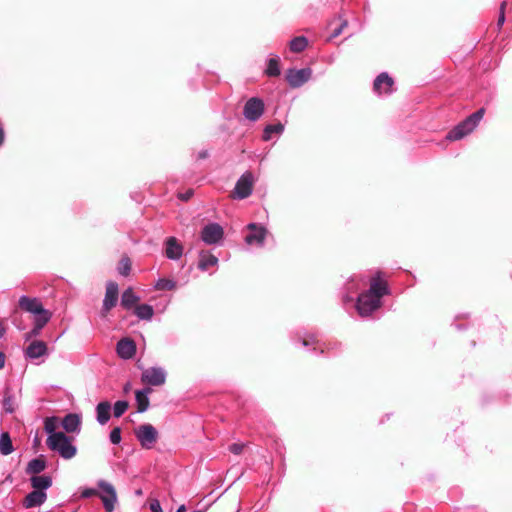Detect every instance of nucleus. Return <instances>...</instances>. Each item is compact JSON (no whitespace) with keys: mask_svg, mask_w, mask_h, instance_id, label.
<instances>
[{"mask_svg":"<svg viewBox=\"0 0 512 512\" xmlns=\"http://www.w3.org/2000/svg\"><path fill=\"white\" fill-rule=\"evenodd\" d=\"M217 263H218V259L214 255H212V254H210L208 252H201L200 253V259H199L198 267L202 271H206L210 267L216 266Z\"/></svg>","mask_w":512,"mask_h":512,"instance_id":"24","label":"nucleus"},{"mask_svg":"<svg viewBox=\"0 0 512 512\" xmlns=\"http://www.w3.org/2000/svg\"><path fill=\"white\" fill-rule=\"evenodd\" d=\"M312 71L309 68L300 70L291 69L287 73V81L291 87L297 88L302 86L311 77Z\"/></svg>","mask_w":512,"mask_h":512,"instance_id":"10","label":"nucleus"},{"mask_svg":"<svg viewBox=\"0 0 512 512\" xmlns=\"http://www.w3.org/2000/svg\"><path fill=\"white\" fill-rule=\"evenodd\" d=\"M3 409L7 413H13L16 408V401L14 396L10 393L9 390L5 391L4 398H3Z\"/></svg>","mask_w":512,"mask_h":512,"instance_id":"29","label":"nucleus"},{"mask_svg":"<svg viewBox=\"0 0 512 512\" xmlns=\"http://www.w3.org/2000/svg\"><path fill=\"white\" fill-rule=\"evenodd\" d=\"M141 381L151 386H161L166 381V371L161 367L147 368L142 372Z\"/></svg>","mask_w":512,"mask_h":512,"instance_id":"7","label":"nucleus"},{"mask_svg":"<svg viewBox=\"0 0 512 512\" xmlns=\"http://www.w3.org/2000/svg\"><path fill=\"white\" fill-rule=\"evenodd\" d=\"M308 344H309V342H308L307 340H304V341H303V345H304V346H307Z\"/></svg>","mask_w":512,"mask_h":512,"instance_id":"50","label":"nucleus"},{"mask_svg":"<svg viewBox=\"0 0 512 512\" xmlns=\"http://www.w3.org/2000/svg\"><path fill=\"white\" fill-rule=\"evenodd\" d=\"M254 177L251 172H245L236 182L235 188L232 192V197L235 199H245L249 197L253 190Z\"/></svg>","mask_w":512,"mask_h":512,"instance_id":"6","label":"nucleus"},{"mask_svg":"<svg viewBox=\"0 0 512 512\" xmlns=\"http://www.w3.org/2000/svg\"><path fill=\"white\" fill-rule=\"evenodd\" d=\"M388 293L387 284L381 280L379 274L372 278L370 289L358 296L357 311L361 316H368L380 307L381 297Z\"/></svg>","mask_w":512,"mask_h":512,"instance_id":"1","label":"nucleus"},{"mask_svg":"<svg viewBox=\"0 0 512 512\" xmlns=\"http://www.w3.org/2000/svg\"><path fill=\"white\" fill-rule=\"evenodd\" d=\"M485 113L481 108L467 117L464 121L455 126L446 136L448 140L456 141L470 134L479 124Z\"/></svg>","mask_w":512,"mask_h":512,"instance_id":"3","label":"nucleus"},{"mask_svg":"<svg viewBox=\"0 0 512 512\" xmlns=\"http://www.w3.org/2000/svg\"><path fill=\"white\" fill-rule=\"evenodd\" d=\"M135 436L141 446L145 449H151L158 439V432L151 424H142L134 431Z\"/></svg>","mask_w":512,"mask_h":512,"instance_id":"5","label":"nucleus"},{"mask_svg":"<svg viewBox=\"0 0 512 512\" xmlns=\"http://www.w3.org/2000/svg\"><path fill=\"white\" fill-rule=\"evenodd\" d=\"M284 130V126L280 123L274 125H267L264 129L263 139L269 140L273 133L281 134Z\"/></svg>","mask_w":512,"mask_h":512,"instance_id":"32","label":"nucleus"},{"mask_svg":"<svg viewBox=\"0 0 512 512\" xmlns=\"http://www.w3.org/2000/svg\"><path fill=\"white\" fill-rule=\"evenodd\" d=\"M59 426V419L57 417H48L44 421V430L48 434V436H52L53 434H59L60 432L56 431Z\"/></svg>","mask_w":512,"mask_h":512,"instance_id":"28","label":"nucleus"},{"mask_svg":"<svg viewBox=\"0 0 512 512\" xmlns=\"http://www.w3.org/2000/svg\"><path fill=\"white\" fill-rule=\"evenodd\" d=\"M308 41L304 36L295 37L290 42V50L293 52H302L307 47Z\"/></svg>","mask_w":512,"mask_h":512,"instance_id":"30","label":"nucleus"},{"mask_svg":"<svg viewBox=\"0 0 512 512\" xmlns=\"http://www.w3.org/2000/svg\"><path fill=\"white\" fill-rule=\"evenodd\" d=\"M247 228L251 231L245 237V241L249 245H258L262 246L264 243L265 236L267 234V230L262 226H257L254 223H251L247 226Z\"/></svg>","mask_w":512,"mask_h":512,"instance_id":"11","label":"nucleus"},{"mask_svg":"<svg viewBox=\"0 0 512 512\" xmlns=\"http://www.w3.org/2000/svg\"><path fill=\"white\" fill-rule=\"evenodd\" d=\"M150 510L152 512H163L162 511V508H161V505H160V502L156 499L152 500L150 502Z\"/></svg>","mask_w":512,"mask_h":512,"instance_id":"40","label":"nucleus"},{"mask_svg":"<svg viewBox=\"0 0 512 512\" xmlns=\"http://www.w3.org/2000/svg\"><path fill=\"white\" fill-rule=\"evenodd\" d=\"M128 407H129V404L127 401H124V400L117 401L113 407L114 416L117 418L121 417L126 412Z\"/></svg>","mask_w":512,"mask_h":512,"instance_id":"33","label":"nucleus"},{"mask_svg":"<svg viewBox=\"0 0 512 512\" xmlns=\"http://www.w3.org/2000/svg\"><path fill=\"white\" fill-rule=\"evenodd\" d=\"M4 141V132L3 130L0 128V145L3 143Z\"/></svg>","mask_w":512,"mask_h":512,"instance_id":"47","label":"nucleus"},{"mask_svg":"<svg viewBox=\"0 0 512 512\" xmlns=\"http://www.w3.org/2000/svg\"><path fill=\"white\" fill-rule=\"evenodd\" d=\"M128 390H129V384H127V385L125 386V391H128Z\"/></svg>","mask_w":512,"mask_h":512,"instance_id":"51","label":"nucleus"},{"mask_svg":"<svg viewBox=\"0 0 512 512\" xmlns=\"http://www.w3.org/2000/svg\"><path fill=\"white\" fill-rule=\"evenodd\" d=\"M135 314L138 318L143 320H150L153 317L154 311L152 306L148 304L138 305L135 308Z\"/></svg>","mask_w":512,"mask_h":512,"instance_id":"27","label":"nucleus"},{"mask_svg":"<svg viewBox=\"0 0 512 512\" xmlns=\"http://www.w3.org/2000/svg\"><path fill=\"white\" fill-rule=\"evenodd\" d=\"M192 195H193V191L189 190V191H187L184 194H179V198H181L184 201H187V200H189L192 197Z\"/></svg>","mask_w":512,"mask_h":512,"instance_id":"43","label":"nucleus"},{"mask_svg":"<svg viewBox=\"0 0 512 512\" xmlns=\"http://www.w3.org/2000/svg\"><path fill=\"white\" fill-rule=\"evenodd\" d=\"M266 73L269 76H277V75L280 74V69H279V65H278V59L271 58L269 60L268 66H267V69H266Z\"/></svg>","mask_w":512,"mask_h":512,"instance_id":"34","label":"nucleus"},{"mask_svg":"<svg viewBox=\"0 0 512 512\" xmlns=\"http://www.w3.org/2000/svg\"><path fill=\"white\" fill-rule=\"evenodd\" d=\"M97 486L98 497L101 499L105 511L113 512L118 501L115 487L105 480H99Z\"/></svg>","mask_w":512,"mask_h":512,"instance_id":"4","label":"nucleus"},{"mask_svg":"<svg viewBox=\"0 0 512 512\" xmlns=\"http://www.w3.org/2000/svg\"><path fill=\"white\" fill-rule=\"evenodd\" d=\"M19 307L33 315H38L47 311L44 309L41 301L38 298H30L28 296L20 297Z\"/></svg>","mask_w":512,"mask_h":512,"instance_id":"13","label":"nucleus"},{"mask_svg":"<svg viewBox=\"0 0 512 512\" xmlns=\"http://www.w3.org/2000/svg\"><path fill=\"white\" fill-rule=\"evenodd\" d=\"M352 300H353V299H352V297H350V296H345V297H344V301H347V302H348V301H352Z\"/></svg>","mask_w":512,"mask_h":512,"instance_id":"49","label":"nucleus"},{"mask_svg":"<svg viewBox=\"0 0 512 512\" xmlns=\"http://www.w3.org/2000/svg\"><path fill=\"white\" fill-rule=\"evenodd\" d=\"M51 317L52 314L49 311H46L38 315H34V325L38 329H43V327L50 321Z\"/></svg>","mask_w":512,"mask_h":512,"instance_id":"31","label":"nucleus"},{"mask_svg":"<svg viewBox=\"0 0 512 512\" xmlns=\"http://www.w3.org/2000/svg\"><path fill=\"white\" fill-rule=\"evenodd\" d=\"M393 79L387 73H381L374 81V90L378 94H389L392 92Z\"/></svg>","mask_w":512,"mask_h":512,"instance_id":"17","label":"nucleus"},{"mask_svg":"<svg viewBox=\"0 0 512 512\" xmlns=\"http://www.w3.org/2000/svg\"><path fill=\"white\" fill-rule=\"evenodd\" d=\"M25 353L31 359H37L47 353V345L43 341H33L26 348Z\"/></svg>","mask_w":512,"mask_h":512,"instance_id":"19","label":"nucleus"},{"mask_svg":"<svg viewBox=\"0 0 512 512\" xmlns=\"http://www.w3.org/2000/svg\"><path fill=\"white\" fill-rule=\"evenodd\" d=\"M345 25H346V23H343V24H341V26H340V27L336 28V29L333 31V33H332V37H337L338 35H340V34H341V32H342V28H343V26H345Z\"/></svg>","mask_w":512,"mask_h":512,"instance_id":"44","label":"nucleus"},{"mask_svg":"<svg viewBox=\"0 0 512 512\" xmlns=\"http://www.w3.org/2000/svg\"><path fill=\"white\" fill-rule=\"evenodd\" d=\"M264 112V103L261 99L253 97L250 98L243 110V114L246 119L250 121H257Z\"/></svg>","mask_w":512,"mask_h":512,"instance_id":"9","label":"nucleus"},{"mask_svg":"<svg viewBox=\"0 0 512 512\" xmlns=\"http://www.w3.org/2000/svg\"><path fill=\"white\" fill-rule=\"evenodd\" d=\"M81 496L83 498H90L92 496H98V490L95 489V488H85L82 492H81Z\"/></svg>","mask_w":512,"mask_h":512,"instance_id":"38","label":"nucleus"},{"mask_svg":"<svg viewBox=\"0 0 512 512\" xmlns=\"http://www.w3.org/2000/svg\"><path fill=\"white\" fill-rule=\"evenodd\" d=\"M139 300L140 298L134 293L133 289L127 288L122 294L121 305L125 309H131Z\"/></svg>","mask_w":512,"mask_h":512,"instance_id":"25","label":"nucleus"},{"mask_svg":"<svg viewBox=\"0 0 512 512\" xmlns=\"http://www.w3.org/2000/svg\"><path fill=\"white\" fill-rule=\"evenodd\" d=\"M155 288L158 290H172L175 288V283L168 279H159L155 284Z\"/></svg>","mask_w":512,"mask_h":512,"instance_id":"36","label":"nucleus"},{"mask_svg":"<svg viewBox=\"0 0 512 512\" xmlns=\"http://www.w3.org/2000/svg\"><path fill=\"white\" fill-rule=\"evenodd\" d=\"M47 447L59 454L63 459L69 460L77 454V447L73 444V438L64 433L53 434L46 439Z\"/></svg>","mask_w":512,"mask_h":512,"instance_id":"2","label":"nucleus"},{"mask_svg":"<svg viewBox=\"0 0 512 512\" xmlns=\"http://www.w3.org/2000/svg\"><path fill=\"white\" fill-rule=\"evenodd\" d=\"M131 270V262L129 258H122L119 262L118 271L123 276H128Z\"/></svg>","mask_w":512,"mask_h":512,"instance_id":"35","label":"nucleus"},{"mask_svg":"<svg viewBox=\"0 0 512 512\" xmlns=\"http://www.w3.org/2000/svg\"><path fill=\"white\" fill-rule=\"evenodd\" d=\"M224 235L223 228L217 223H210L201 231V239L206 244H216L222 240Z\"/></svg>","mask_w":512,"mask_h":512,"instance_id":"8","label":"nucleus"},{"mask_svg":"<svg viewBox=\"0 0 512 512\" xmlns=\"http://www.w3.org/2000/svg\"><path fill=\"white\" fill-rule=\"evenodd\" d=\"M110 441L113 444H119L121 442V429L119 427H115L110 432Z\"/></svg>","mask_w":512,"mask_h":512,"instance_id":"37","label":"nucleus"},{"mask_svg":"<svg viewBox=\"0 0 512 512\" xmlns=\"http://www.w3.org/2000/svg\"><path fill=\"white\" fill-rule=\"evenodd\" d=\"M33 489L46 492L52 486V478L48 475H36L30 478Z\"/></svg>","mask_w":512,"mask_h":512,"instance_id":"21","label":"nucleus"},{"mask_svg":"<svg viewBox=\"0 0 512 512\" xmlns=\"http://www.w3.org/2000/svg\"><path fill=\"white\" fill-rule=\"evenodd\" d=\"M111 404L108 401L98 403L96 406V419L101 425L106 424L110 419Z\"/></svg>","mask_w":512,"mask_h":512,"instance_id":"22","label":"nucleus"},{"mask_svg":"<svg viewBox=\"0 0 512 512\" xmlns=\"http://www.w3.org/2000/svg\"><path fill=\"white\" fill-rule=\"evenodd\" d=\"M61 426L67 433H79L81 428V417L78 414H67L62 419Z\"/></svg>","mask_w":512,"mask_h":512,"instance_id":"18","label":"nucleus"},{"mask_svg":"<svg viewBox=\"0 0 512 512\" xmlns=\"http://www.w3.org/2000/svg\"><path fill=\"white\" fill-rule=\"evenodd\" d=\"M243 445L234 443L229 447L230 452L234 454H240L242 452Z\"/></svg>","mask_w":512,"mask_h":512,"instance_id":"42","label":"nucleus"},{"mask_svg":"<svg viewBox=\"0 0 512 512\" xmlns=\"http://www.w3.org/2000/svg\"><path fill=\"white\" fill-rule=\"evenodd\" d=\"M5 365V355L4 353L0 352V369H2Z\"/></svg>","mask_w":512,"mask_h":512,"instance_id":"45","label":"nucleus"},{"mask_svg":"<svg viewBox=\"0 0 512 512\" xmlns=\"http://www.w3.org/2000/svg\"><path fill=\"white\" fill-rule=\"evenodd\" d=\"M47 500V493L33 489L24 498L23 506L27 509L41 506Z\"/></svg>","mask_w":512,"mask_h":512,"instance_id":"14","label":"nucleus"},{"mask_svg":"<svg viewBox=\"0 0 512 512\" xmlns=\"http://www.w3.org/2000/svg\"><path fill=\"white\" fill-rule=\"evenodd\" d=\"M183 254V247L175 237L167 238L165 242V255L171 260H178Z\"/></svg>","mask_w":512,"mask_h":512,"instance_id":"15","label":"nucleus"},{"mask_svg":"<svg viewBox=\"0 0 512 512\" xmlns=\"http://www.w3.org/2000/svg\"><path fill=\"white\" fill-rule=\"evenodd\" d=\"M186 511V508L184 505H181L177 510L176 512H185Z\"/></svg>","mask_w":512,"mask_h":512,"instance_id":"48","label":"nucleus"},{"mask_svg":"<svg viewBox=\"0 0 512 512\" xmlns=\"http://www.w3.org/2000/svg\"><path fill=\"white\" fill-rule=\"evenodd\" d=\"M117 354L122 359H131L136 352L134 341L129 338H123L117 343Z\"/></svg>","mask_w":512,"mask_h":512,"instance_id":"16","label":"nucleus"},{"mask_svg":"<svg viewBox=\"0 0 512 512\" xmlns=\"http://www.w3.org/2000/svg\"><path fill=\"white\" fill-rule=\"evenodd\" d=\"M193 512H202V511H200V510H196V511H193Z\"/></svg>","mask_w":512,"mask_h":512,"instance_id":"52","label":"nucleus"},{"mask_svg":"<svg viewBox=\"0 0 512 512\" xmlns=\"http://www.w3.org/2000/svg\"><path fill=\"white\" fill-rule=\"evenodd\" d=\"M118 285L115 282H109L106 285L105 297L103 300V315L109 312L117 303Z\"/></svg>","mask_w":512,"mask_h":512,"instance_id":"12","label":"nucleus"},{"mask_svg":"<svg viewBox=\"0 0 512 512\" xmlns=\"http://www.w3.org/2000/svg\"><path fill=\"white\" fill-rule=\"evenodd\" d=\"M42 329H38L35 325L33 329L25 335L26 340H30L32 337H36L40 334Z\"/></svg>","mask_w":512,"mask_h":512,"instance_id":"41","label":"nucleus"},{"mask_svg":"<svg viewBox=\"0 0 512 512\" xmlns=\"http://www.w3.org/2000/svg\"><path fill=\"white\" fill-rule=\"evenodd\" d=\"M4 333H5V328H4L3 324L0 322V338L3 337Z\"/></svg>","mask_w":512,"mask_h":512,"instance_id":"46","label":"nucleus"},{"mask_svg":"<svg viewBox=\"0 0 512 512\" xmlns=\"http://www.w3.org/2000/svg\"><path fill=\"white\" fill-rule=\"evenodd\" d=\"M46 468V461L43 457H38L29 461L26 467V473L31 474L32 476H36L37 474L44 471Z\"/></svg>","mask_w":512,"mask_h":512,"instance_id":"23","label":"nucleus"},{"mask_svg":"<svg viewBox=\"0 0 512 512\" xmlns=\"http://www.w3.org/2000/svg\"><path fill=\"white\" fill-rule=\"evenodd\" d=\"M505 5H506V3L503 2L500 7V14H499L498 21H497L498 27H501L505 22V13H504Z\"/></svg>","mask_w":512,"mask_h":512,"instance_id":"39","label":"nucleus"},{"mask_svg":"<svg viewBox=\"0 0 512 512\" xmlns=\"http://www.w3.org/2000/svg\"><path fill=\"white\" fill-rule=\"evenodd\" d=\"M152 392V389L146 387L142 390H137L135 392V399L137 403V411L139 413L145 412L149 407V398L148 395Z\"/></svg>","mask_w":512,"mask_h":512,"instance_id":"20","label":"nucleus"},{"mask_svg":"<svg viewBox=\"0 0 512 512\" xmlns=\"http://www.w3.org/2000/svg\"><path fill=\"white\" fill-rule=\"evenodd\" d=\"M13 450L14 448L9 433L3 432L0 436V453L2 455H9Z\"/></svg>","mask_w":512,"mask_h":512,"instance_id":"26","label":"nucleus"}]
</instances>
